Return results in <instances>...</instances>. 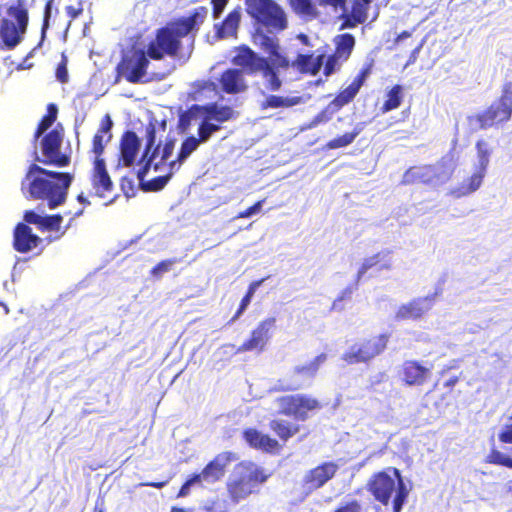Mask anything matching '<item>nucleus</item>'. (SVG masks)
I'll return each mask as SVG.
<instances>
[{"instance_id":"nucleus-1","label":"nucleus","mask_w":512,"mask_h":512,"mask_svg":"<svg viewBox=\"0 0 512 512\" xmlns=\"http://www.w3.org/2000/svg\"><path fill=\"white\" fill-rule=\"evenodd\" d=\"M214 130H198V137L186 138L182 144L176 160L166 164L175 147L176 139L167 137L155 147V130H147L146 143L143 155L138 163L140 168L137 177L147 190H161L169 181L173 173L181 167L186 159L198 148L200 143L206 142Z\"/></svg>"},{"instance_id":"nucleus-2","label":"nucleus","mask_w":512,"mask_h":512,"mask_svg":"<svg viewBox=\"0 0 512 512\" xmlns=\"http://www.w3.org/2000/svg\"><path fill=\"white\" fill-rule=\"evenodd\" d=\"M206 15L207 9L198 7L188 17L181 18L159 29L155 39L149 43L146 52L137 50L130 57L123 58L118 65L119 73L131 83L141 82L146 75L149 64L148 57L160 60L166 55L175 56L180 47L181 38L196 29L204 21Z\"/></svg>"},{"instance_id":"nucleus-3","label":"nucleus","mask_w":512,"mask_h":512,"mask_svg":"<svg viewBox=\"0 0 512 512\" xmlns=\"http://www.w3.org/2000/svg\"><path fill=\"white\" fill-rule=\"evenodd\" d=\"M254 43L258 45L268 58L259 56L249 47H242L233 62L252 72L261 71L265 80V87L271 91H278L282 85L279 78L280 69H287L290 61L279 52L278 38L257 30L254 35Z\"/></svg>"},{"instance_id":"nucleus-4","label":"nucleus","mask_w":512,"mask_h":512,"mask_svg":"<svg viewBox=\"0 0 512 512\" xmlns=\"http://www.w3.org/2000/svg\"><path fill=\"white\" fill-rule=\"evenodd\" d=\"M72 176L68 173L49 171L32 164L22 181L23 193L33 199L46 200L50 209L66 200Z\"/></svg>"},{"instance_id":"nucleus-5","label":"nucleus","mask_w":512,"mask_h":512,"mask_svg":"<svg viewBox=\"0 0 512 512\" xmlns=\"http://www.w3.org/2000/svg\"><path fill=\"white\" fill-rule=\"evenodd\" d=\"M369 486L374 497L384 505L389 503L391 495L395 493L393 499L394 512L401 511L410 491L396 468L379 472L370 481Z\"/></svg>"},{"instance_id":"nucleus-6","label":"nucleus","mask_w":512,"mask_h":512,"mask_svg":"<svg viewBox=\"0 0 512 512\" xmlns=\"http://www.w3.org/2000/svg\"><path fill=\"white\" fill-rule=\"evenodd\" d=\"M271 473L252 462H243L234 469L228 483V492L231 499L238 503L257 491L260 484L265 483Z\"/></svg>"},{"instance_id":"nucleus-7","label":"nucleus","mask_w":512,"mask_h":512,"mask_svg":"<svg viewBox=\"0 0 512 512\" xmlns=\"http://www.w3.org/2000/svg\"><path fill=\"white\" fill-rule=\"evenodd\" d=\"M9 18L0 19V49L12 50L17 47L26 33L28 26V11L23 0L7 7Z\"/></svg>"},{"instance_id":"nucleus-8","label":"nucleus","mask_w":512,"mask_h":512,"mask_svg":"<svg viewBox=\"0 0 512 512\" xmlns=\"http://www.w3.org/2000/svg\"><path fill=\"white\" fill-rule=\"evenodd\" d=\"M233 111L227 106H218L217 104H207L204 106L193 105L190 109L182 112L179 116L177 128H221L211 123L212 120L223 122L231 118Z\"/></svg>"},{"instance_id":"nucleus-9","label":"nucleus","mask_w":512,"mask_h":512,"mask_svg":"<svg viewBox=\"0 0 512 512\" xmlns=\"http://www.w3.org/2000/svg\"><path fill=\"white\" fill-rule=\"evenodd\" d=\"M247 13L259 24L274 29L284 30L287 17L284 10L273 0H246Z\"/></svg>"},{"instance_id":"nucleus-10","label":"nucleus","mask_w":512,"mask_h":512,"mask_svg":"<svg viewBox=\"0 0 512 512\" xmlns=\"http://www.w3.org/2000/svg\"><path fill=\"white\" fill-rule=\"evenodd\" d=\"M512 114V83H506L501 98L493 103L487 111L475 116H469L470 126L479 128L491 127L510 118Z\"/></svg>"},{"instance_id":"nucleus-11","label":"nucleus","mask_w":512,"mask_h":512,"mask_svg":"<svg viewBox=\"0 0 512 512\" xmlns=\"http://www.w3.org/2000/svg\"><path fill=\"white\" fill-rule=\"evenodd\" d=\"M37 130L35 139H40L41 156L36 154V160L45 164L65 166L69 163L68 155L62 151L63 135L59 130Z\"/></svg>"},{"instance_id":"nucleus-12","label":"nucleus","mask_w":512,"mask_h":512,"mask_svg":"<svg viewBox=\"0 0 512 512\" xmlns=\"http://www.w3.org/2000/svg\"><path fill=\"white\" fill-rule=\"evenodd\" d=\"M279 412L292 416L296 420L305 421L309 417V412L319 410L321 404L318 399L309 394H291L276 399Z\"/></svg>"},{"instance_id":"nucleus-13","label":"nucleus","mask_w":512,"mask_h":512,"mask_svg":"<svg viewBox=\"0 0 512 512\" xmlns=\"http://www.w3.org/2000/svg\"><path fill=\"white\" fill-rule=\"evenodd\" d=\"M478 164L475 172L459 186L450 190L449 194L454 198H461L476 192L482 185L489 164L490 149L486 142H477Z\"/></svg>"},{"instance_id":"nucleus-14","label":"nucleus","mask_w":512,"mask_h":512,"mask_svg":"<svg viewBox=\"0 0 512 512\" xmlns=\"http://www.w3.org/2000/svg\"><path fill=\"white\" fill-rule=\"evenodd\" d=\"M387 341L385 335L361 339L349 347L342 359L348 364L368 362L384 351Z\"/></svg>"},{"instance_id":"nucleus-15","label":"nucleus","mask_w":512,"mask_h":512,"mask_svg":"<svg viewBox=\"0 0 512 512\" xmlns=\"http://www.w3.org/2000/svg\"><path fill=\"white\" fill-rule=\"evenodd\" d=\"M275 324L276 319L274 317H269L260 321L258 325L252 330L250 339L239 346L236 350V353L255 350L262 352L272 336V331L275 328Z\"/></svg>"},{"instance_id":"nucleus-16","label":"nucleus","mask_w":512,"mask_h":512,"mask_svg":"<svg viewBox=\"0 0 512 512\" xmlns=\"http://www.w3.org/2000/svg\"><path fill=\"white\" fill-rule=\"evenodd\" d=\"M339 466L335 462H324L307 471L303 477V486L307 494L324 486L334 477Z\"/></svg>"},{"instance_id":"nucleus-17","label":"nucleus","mask_w":512,"mask_h":512,"mask_svg":"<svg viewBox=\"0 0 512 512\" xmlns=\"http://www.w3.org/2000/svg\"><path fill=\"white\" fill-rule=\"evenodd\" d=\"M234 460L233 454L230 452H222L210 461L205 468L198 474H195L199 485L214 484L221 480L226 472V467Z\"/></svg>"},{"instance_id":"nucleus-18","label":"nucleus","mask_w":512,"mask_h":512,"mask_svg":"<svg viewBox=\"0 0 512 512\" xmlns=\"http://www.w3.org/2000/svg\"><path fill=\"white\" fill-rule=\"evenodd\" d=\"M435 296L436 295L434 294L425 297H419L408 303L402 304L398 308L395 318L397 320H416L421 318L424 314L432 309L435 303Z\"/></svg>"},{"instance_id":"nucleus-19","label":"nucleus","mask_w":512,"mask_h":512,"mask_svg":"<svg viewBox=\"0 0 512 512\" xmlns=\"http://www.w3.org/2000/svg\"><path fill=\"white\" fill-rule=\"evenodd\" d=\"M90 180V195L102 198L106 196L107 192L112 190L113 184L102 159H95Z\"/></svg>"},{"instance_id":"nucleus-20","label":"nucleus","mask_w":512,"mask_h":512,"mask_svg":"<svg viewBox=\"0 0 512 512\" xmlns=\"http://www.w3.org/2000/svg\"><path fill=\"white\" fill-rule=\"evenodd\" d=\"M433 365L423 366L417 361H406L402 365L401 378L409 386H421L431 377Z\"/></svg>"},{"instance_id":"nucleus-21","label":"nucleus","mask_w":512,"mask_h":512,"mask_svg":"<svg viewBox=\"0 0 512 512\" xmlns=\"http://www.w3.org/2000/svg\"><path fill=\"white\" fill-rule=\"evenodd\" d=\"M372 63L367 64L363 67L360 73L355 77L353 82L342 90L339 95L334 99L333 104L337 107H342L348 104L350 101L354 99V97L359 92L360 88L365 83L366 79L371 74Z\"/></svg>"},{"instance_id":"nucleus-22","label":"nucleus","mask_w":512,"mask_h":512,"mask_svg":"<svg viewBox=\"0 0 512 512\" xmlns=\"http://www.w3.org/2000/svg\"><path fill=\"white\" fill-rule=\"evenodd\" d=\"M142 146L141 139L134 131L127 130L121 139V158L127 167L135 163L136 157Z\"/></svg>"},{"instance_id":"nucleus-23","label":"nucleus","mask_w":512,"mask_h":512,"mask_svg":"<svg viewBox=\"0 0 512 512\" xmlns=\"http://www.w3.org/2000/svg\"><path fill=\"white\" fill-rule=\"evenodd\" d=\"M41 239L32 233V230L26 224L17 225L14 232V247L17 251L25 253L37 247Z\"/></svg>"},{"instance_id":"nucleus-24","label":"nucleus","mask_w":512,"mask_h":512,"mask_svg":"<svg viewBox=\"0 0 512 512\" xmlns=\"http://www.w3.org/2000/svg\"><path fill=\"white\" fill-rule=\"evenodd\" d=\"M325 54H299L295 61L290 63L293 67L297 68L302 73H310L315 75L322 68L325 61Z\"/></svg>"},{"instance_id":"nucleus-25","label":"nucleus","mask_w":512,"mask_h":512,"mask_svg":"<svg viewBox=\"0 0 512 512\" xmlns=\"http://www.w3.org/2000/svg\"><path fill=\"white\" fill-rule=\"evenodd\" d=\"M246 442L254 448L263 450L265 452H272L279 448L277 440L270 438L267 435L262 434L256 429H247L243 433Z\"/></svg>"},{"instance_id":"nucleus-26","label":"nucleus","mask_w":512,"mask_h":512,"mask_svg":"<svg viewBox=\"0 0 512 512\" xmlns=\"http://www.w3.org/2000/svg\"><path fill=\"white\" fill-rule=\"evenodd\" d=\"M374 267H377L378 270H390L392 268V263L389 257V253L380 252L365 258L357 272V282L362 279L368 270Z\"/></svg>"},{"instance_id":"nucleus-27","label":"nucleus","mask_w":512,"mask_h":512,"mask_svg":"<svg viewBox=\"0 0 512 512\" xmlns=\"http://www.w3.org/2000/svg\"><path fill=\"white\" fill-rule=\"evenodd\" d=\"M222 89L231 94L239 93L246 88L242 72L238 69L226 70L220 79Z\"/></svg>"},{"instance_id":"nucleus-28","label":"nucleus","mask_w":512,"mask_h":512,"mask_svg":"<svg viewBox=\"0 0 512 512\" xmlns=\"http://www.w3.org/2000/svg\"><path fill=\"white\" fill-rule=\"evenodd\" d=\"M241 13L239 10H233L230 12L221 24H216V35L218 38H226L234 36L236 34Z\"/></svg>"},{"instance_id":"nucleus-29","label":"nucleus","mask_w":512,"mask_h":512,"mask_svg":"<svg viewBox=\"0 0 512 512\" xmlns=\"http://www.w3.org/2000/svg\"><path fill=\"white\" fill-rule=\"evenodd\" d=\"M293 12L305 20H313L319 16V11L313 0H288Z\"/></svg>"},{"instance_id":"nucleus-30","label":"nucleus","mask_w":512,"mask_h":512,"mask_svg":"<svg viewBox=\"0 0 512 512\" xmlns=\"http://www.w3.org/2000/svg\"><path fill=\"white\" fill-rule=\"evenodd\" d=\"M372 0H355L349 18L345 22L348 27H355L357 24L364 23L367 19V11Z\"/></svg>"},{"instance_id":"nucleus-31","label":"nucleus","mask_w":512,"mask_h":512,"mask_svg":"<svg viewBox=\"0 0 512 512\" xmlns=\"http://www.w3.org/2000/svg\"><path fill=\"white\" fill-rule=\"evenodd\" d=\"M326 354H320L309 363L298 365L292 371L293 378H312L316 375L319 367L326 361Z\"/></svg>"},{"instance_id":"nucleus-32","label":"nucleus","mask_w":512,"mask_h":512,"mask_svg":"<svg viewBox=\"0 0 512 512\" xmlns=\"http://www.w3.org/2000/svg\"><path fill=\"white\" fill-rule=\"evenodd\" d=\"M455 167L456 162L452 155L443 157L436 166H433L435 168V184L446 182L451 177Z\"/></svg>"},{"instance_id":"nucleus-33","label":"nucleus","mask_w":512,"mask_h":512,"mask_svg":"<svg viewBox=\"0 0 512 512\" xmlns=\"http://www.w3.org/2000/svg\"><path fill=\"white\" fill-rule=\"evenodd\" d=\"M334 42L336 45L335 54L338 56V58H341V61H346L351 55L355 46L354 36L350 33L337 35L334 39Z\"/></svg>"},{"instance_id":"nucleus-34","label":"nucleus","mask_w":512,"mask_h":512,"mask_svg":"<svg viewBox=\"0 0 512 512\" xmlns=\"http://www.w3.org/2000/svg\"><path fill=\"white\" fill-rule=\"evenodd\" d=\"M270 428L282 439L288 440L299 431V426L286 420H273L270 422Z\"/></svg>"},{"instance_id":"nucleus-35","label":"nucleus","mask_w":512,"mask_h":512,"mask_svg":"<svg viewBox=\"0 0 512 512\" xmlns=\"http://www.w3.org/2000/svg\"><path fill=\"white\" fill-rule=\"evenodd\" d=\"M300 103V97H284L278 95H269L263 103L264 107L268 108H281L291 107Z\"/></svg>"},{"instance_id":"nucleus-36","label":"nucleus","mask_w":512,"mask_h":512,"mask_svg":"<svg viewBox=\"0 0 512 512\" xmlns=\"http://www.w3.org/2000/svg\"><path fill=\"white\" fill-rule=\"evenodd\" d=\"M112 135L110 130H99L93 138V153L95 159H100L99 156L104 150V147L110 142Z\"/></svg>"},{"instance_id":"nucleus-37","label":"nucleus","mask_w":512,"mask_h":512,"mask_svg":"<svg viewBox=\"0 0 512 512\" xmlns=\"http://www.w3.org/2000/svg\"><path fill=\"white\" fill-rule=\"evenodd\" d=\"M434 172L433 166L413 167L407 171V179L409 180L414 173H418L420 181L435 184Z\"/></svg>"},{"instance_id":"nucleus-38","label":"nucleus","mask_w":512,"mask_h":512,"mask_svg":"<svg viewBox=\"0 0 512 512\" xmlns=\"http://www.w3.org/2000/svg\"><path fill=\"white\" fill-rule=\"evenodd\" d=\"M263 282H264V279L259 280V281H254L250 284L247 294L243 297L240 307H239L238 311L236 312L235 316L232 318V321H235L236 319H238L240 317V315L246 310V308L249 306V304L252 300L254 293L261 286V284Z\"/></svg>"},{"instance_id":"nucleus-39","label":"nucleus","mask_w":512,"mask_h":512,"mask_svg":"<svg viewBox=\"0 0 512 512\" xmlns=\"http://www.w3.org/2000/svg\"><path fill=\"white\" fill-rule=\"evenodd\" d=\"M387 100L384 103L386 111L397 108L402 99V87L399 85L394 86L387 94Z\"/></svg>"},{"instance_id":"nucleus-40","label":"nucleus","mask_w":512,"mask_h":512,"mask_svg":"<svg viewBox=\"0 0 512 512\" xmlns=\"http://www.w3.org/2000/svg\"><path fill=\"white\" fill-rule=\"evenodd\" d=\"M63 220V217L61 215H52V216H45L44 224L42 229L49 230V231H61V235H63L68 226L61 230V222Z\"/></svg>"},{"instance_id":"nucleus-41","label":"nucleus","mask_w":512,"mask_h":512,"mask_svg":"<svg viewBox=\"0 0 512 512\" xmlns=\"http://www.w3.org/2000/svg\"><path fill=\"white\" fill-rule=\"evenodd\" d=\"M488 463L502 465L508 468H512V458L506 456L505 454L497 451L492 450L491 453L488 455L487 460Z\"/></svg>"},{"instance_id":"nucleus-42","label":"nucleus","mask_w":512,"mask_h":512,"mask_svg":"<svg viewBox=\"0 0 512 512\" xmlns=\"http://www.w3.org/2000/svg\"><path fill=\"white\" fill-rule=\"evenodd\" d=\"M58 109L55 104H49L47 114L39 122L37 128H50L57 118Z\"/></svg>"},{"instance_id":"nucleus-43","label":"nucleus","mask_w":512,"mask_h":512,"mask_svg":"<svg viewBox=\"0 0 512 512\" xmlns=\"http://www.w3.org/2000/svg\"><path fill=\"white\" fill-rule=\"evenodd\" d=\"M356 136H357L356 133H345L343 136L330 141L327 144V147L329 149H336V148L347 146L353 142V140L356 138Z\"/></svg>"},{"instance_id":"nucleus-44","label":"nucleus","mask_w":512,"mask_h":512,"mask_svg":"<svg viewBox=\"0 0 512 512\" xmlns=\"http://www.w3.org/2000/svg\"><path fill=\"white\" fill-rule=\"evenodd\" d=\"M52 2H53V0H49L45 5L43 24H42V28H41V40L37 47L41 46L42 42L44 41V39L46 37V32L49 28V20H50L51 14H52Z\"/></svg>"},{"instance_id":"nucleus-45","label":"nucleus","mask_w":512,"mask_h":512,"mask_svg":"<svg viewBox=\"0 0 512 512\" xmlns=\"http://www.w3.org/2000/svg\"><path fill=\"white\" fill-rule=\"evenodd\" d=\"M341 58H338V56L334 53L333 55H330L327 57V60L324 65V74L326 76H329L333 74L336 70L339 69L341 63Z\"/></svg>"},{"instance_id":"nucleus-46","label":"nucleus","mask_w":512,"mask_h":512,"mask_svg":"<svg viewBox=\"0 0 512 512\" xmlns=\"http://www.w3.org/2000/svg\"><path fill=\"white\" fill-rule=\"evenodd\" d=\"M56 78L61 83L68 81L67 57L64 54H62V59L57 65Z\"/></svg>"},{"instance_id":"nucleus-47","label":"nucleus","mask_w":512,"mask_h":512,"mask_svg":"<svg viewBox=\"0 0 512 512\" xmlns=\"http://www.w3.org/2000/svg\"><path fill=\"white\" fill-rule=\"evenodd\" d=\"M317 3L322 7L331 6L336 11L340 9L343 14L348 12L347 0H317Z\"/></svg>"},{"instance_id":"nucleus-48","label":"nucleus","mask_w":512,"mask_h":512,"mask_svg":"<svg viewBox=\"0 0 512 512\" xmlns=\"http://www.w3.org/2000/svg\"><path fill=\"white\" fill-rule=\"evenodd\" d=\"M45 216L38 214L34 211H27L24 215V220L29 224L37 225L39 228L43 227Z\"/></svg>"},{"instance_id":"nucleus-49","label":"nucleus","mask_w":512,"mask_h":512,"mask_svg":"<svg viewBox=\"0 0 512 512\" xmlns=\"http://www.w3.org/2000/svg\"><path fill=\"white\" fill-rule=\"evenodd\" d=\"M264 200H260L253 206L249 207L245 211L240 212L236 218H250L253 215L260 213L263 207Z\"/></svg>"},{"instance_id":"nucleus-50","label":"nucleus","mask_w":512,"mask_h":512,"mask_svg":"<svg viewBox=\"0 0 512 512\" xmlns=\"http://www.w3.org/2000/svg\"><path fill=\"white\" fill-rule=\"evenodd\" d=\"M174 263L175 261L173 260L162 261L152 269V274L154 276H160L163 273L168 272Z\"/></svg>"},{"instance_id":"nucleus-51","label":"nucleus","mask_w":512,"mask_h":512,"mask_svg":"<svg viewBox=\"0 0 512 512\" xmlns=\"http://www.w3.org/2000/svg\"><path fill=\"white\" fill-rule=\"evenodd\" d=\"M302 386L303 383L301 381L298 379H293L291 381L281 382L278 389L282 391H292L300 389Z\"/></svg>"},{"instance_id":"nucleus-52","label":"nucleus","mask_w":512,"mask_h":512,"mask_svg":"<svg viewBox=\"0 0 512 512\" xmlns=\"http://www.w3.org/2000/svg\"><path fill=\"white\" fill-rule=\"evenodd\" d=\"M228 3V0H212V6H213V17L215 19L219 18L224 11L226 5Z\"/></svg>"},{"instance_id":"nucleus-53","label":"nucleus","mask_w":512,"mask_h":512,"mask_svg":"<svg viewBox=\"0 0 512 512\" xmlns=\"http://www.w3.org/2000/svg\"><path fill=\"white\" fill-rule=\"evenodd\" d=\"M195 484H199V481L198 479H196V476L193 475L190 479H188L184 484L183 486L181 487L179 493H178V497H185L189 494L190 492V488L195 485Z\"/></svg>"},{"instance_id":"nucleus-54","label":"nucleus","mask_w":512,"mask_h":512,"mask_svg":"<svg viewBox=\"0 0 512 512\" xmlns=\"http://www.w3.org/2000/svg\"><path fill=\"white\" fill-rule=\"evenodd\" d=\"M499 440L503 443L512 444V424L508 425L500 434Z\"/></svg>"},{"instance_id":"nucleus-55","label":"nucleus","mask_w":512,"mask_h":512,"mask_svg":"<svg viewBox=\"0 0 512 512\" xmlns=\"http://www.w3.org/2000/svg\"><path fill=\"white\" fill-rule=\"evenodd\" d=\"M335 512H361V507L357 502L353 501L339 508Z\"/></svg>"},{"instance_id":"nucleus-56","label":"nucleus","mask_w":512,"mask_h":512,"mask_svg":"<svg viewBox=\"0 0 512 512\" xmlns=\"http://www.w3.org/2000/svg\"><path fill=\"white\" fill-rule=\"evenodd\" d=\"M37 47H35L27 56L26 58L24 59V61L17 67L18 70H24V69H29L32 67V64L28 63V60L29 58H31L33 56V53L34 51L36 50Z\"/></svg>"},{"instance_id":"nucleus-57","label":"nucleus","mask_w":512,"mask_h":512,"mask_svg":"<svg viewBox=\"0 0 512 512\" xmlns=\"http://www.w3.org/2000/svg\"><path fill=\"white\" fill-rule=\"evenodd\" d=\"M416 181H420V177L418 175V173H414L413 176L410 177V179L408 180L407 179V171L405 172V174L403 175V180L402 182L404 184H411V183H414Z\"/></svg>"},{"instance_id":"nucleus-58","label":"nucleus","mask_w":512,"mask_h":512,"mask_svg":"<svg viewBox=\"0 0 512 512\" xmlns=\"http://www.w3.org/2000/svg\"><path fill=\"white\" fill-rule=\"evenodd\" d=\"M350 294H351V291H350V290H348V289H347V290H345V291L342 293V295L334 301V303H333V308H337V307H338V303H339V302H341V301L344 299V297H345V296H349Z\"/></svg>"},{"instance_id":"nucleus-59","label":"nucleus","mask_w":512,"mask_h":512,"mask_svg":"<svg viewBox=\"0 0 512 512\" xmlns=\"http://www.w3.org/2000/svg\"><path fill=\"white\" fill-rule=\"evenodd\" d=\"M298 39L305 45L309 44V37L305 34H299Z\"/></svg>"},{"instance_id":"nucleus-60","label":"nucleus","mask_w":512,"mask_h":512,"mask_svg":"<svg viewBox=\"0 0 512 512\" xmlns=\"http://www.w3.org/2000/svg\"><path fill=\"white\" fill-rule=\"evenodd\" d=\"M165 484H166V482H154V483H147L146 485L152 486L155 488H162L163 486H165Z\"/></svg>"},{"instance_id":"nucleus-61","label":"nucleus","mask_w":512,"mask_h":512,"mask_svg":"<svg viewBox=\"0 0 512 512\" xmlns=\"http://www.w3.org/2000/svg\"><path fill=\"white\" fill-rule=\"evenodd\" d=\"M418 51H419V47H418V48H416V49H414V51L412 52V54H411V56H410V59H409L408 64H410V63H412V62H414V61H415V59H416V54L418 53Z\"/></svg>"},{"instance_id":"nucleus-62","label":"nucleus","mask_w":512,"mask_h":512,"mask_svg":"<svg viewBox=\"0 0 512 512\" xmlns=\"http://www.w3.org/2000/svg\"><path fill=\"white\" fill-rule=\"evenodd\" d=\"M206 510L209 512H226L225 509H220L218 507H213V508L206 507Z\"/></svg>"},{"instance_id":"nucleus-63","label":"nucleus","mask_w":512,"mask_h":512,"mask_svg":"<svg viewBox=\"0 0 512 512\" xmlns=\"http://www.w3.org/2000/svg\"><path fill=\"white\" fill-rule=\"evenodd\" d=\"M408 37H410V33H409V32H407V31H405V32L401 33V34L398 36V40H402V39H404V38H408Z\"/></svg>"},{"instance_id":"nucleus-64","label":"nucleus","mask_w":512,"mask_h":512,"mask_svg":"<svg viewBox=\"0 0 512 512\" xmlns=\"http://www.w3.org/2000/svg\"><path fill=\"white\" fill-rule=\"evenodd\" d=\"M171 512H184V509L173 507Z\"/></svg>"}]
</instances>
